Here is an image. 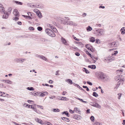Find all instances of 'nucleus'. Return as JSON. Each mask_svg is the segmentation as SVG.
<instances>
[{"label": "nucleus", "mask_w": 125, "mask_h": 125, "mask_svg": "<svg viewBox=\"0 0 125 125\" xmlns=\"http://www.w3.org/2000/svg\"><path fill=\"white\" fill-rule=\"evenodd\" d=\"M98 77L100 79H101L106 81H108L109 80V77L106 75L104 73L102 72H99L98 73Z\"/></svg>", "instance_id": "f257e3e1"}, {"label": "nucleus", "mask_w": 125, "mask_h": 125, "mask_svg": "<svg viewBox=\"0 0 125 125\" xmlns=\"http://www.w3.org/2000/svg\"><path fill=\"white\" fill-rule=\"evenodd\" d=\"M45 31L48 35L52 37H54L55 36V33L50 29H46Z\"/></svg>", "instance_id": "f03ea898"}, {"label": "nucleus", "mask_w": 125, "mask_h": 125, "mask_svg": "<svg viewBox=\"0 0 125 125\" xmlns=\"http://www.w3.org/2000/svg\"><path fill=\"white\" fill-rule=\"evenodd\" d=\"M115 55H111V56H109L107 58H105L103 61L104 62H106L107 61H111L115 59L114 56Z\"/></svg>", "instance_id": "7ed1b4c3"}, {"label": "nucleus", "mask_w": 125, "mask_h": 125, "mask_svg": "<svg viewBox=\"0 0 125 125\" xmlns=\"http://www.w3.org/2000/svg\"><path fill=\"white\" fill-rule=\"evenodd\" d=\"M115 79L117 81L119 80L118 82H122L123 83L124 81V77L122 76L117 75L115 77Z\"/></svg>", "instance_id": "20e7f679"}, {"label": "nucleus", "mask_w": 125, "mask_h": 125, "mask_svg": "<svg viewBox=\"0 0 125 125\" xmlns=\"http://www.w3.org/2000/svg\"><path fill=\"white\" fill-rule=\"evenodd\" d=\"M13 13L15 16H19V12L18 10L16 9L14 10L13 12Z\"/></svg>", "instance_id": "39448f33"}, {"label": "nucleus", "mask_w": 125, "mask_h": 125, "mask_svg": "<svg viewBox=\"0 0 125 125\" xmlns=\"http://www.w3.org/2000/svg\"><path fill=\"white\" fill-rule=\"evenodd\" d=\"M97 30H98V33L97 34V35L100 36L103 33V30L102 29H98Z\"/></svg>", "instance_id": "423d86ee"}, {"label": "nucleus", "mask_w": 125, "mask_h": 125, "mask_svg": "<svg viewBox=\"0 0 125 125\" xmlns=\"http://www.w3.org/2000/svg\"><path fill=\"white\" fill-rule=\"evenodd\" d=\"M90 56L91 58L94 60V62H95L98 59V57L96 56H95V55H88Z\"/></svg>", "instance_id": "0eeeda50"}, {"label": "nucleus", "mask_w": 125, "mask_h": 125, "mask_svg": "<svg viewBox=\"0 0 125 125\" xmlns=\"http://www.w3.org/2000/svg\"><path fill=\"white\" fill-rule=\"evenodd\" d=\"M27 14L28 15V16H26L23 15H22V16L24 17H26L27 18L28 17L30 19H31V18L30 16L32 15V14L30 12H27Z\"/></svg>", "instance_id": "6e6552de"}, {"label": "nucleus", "mask_w": 125, "mask_h": 125, "mask_svg": "<svg viewBox=\"0 0 125 125\" xmlns=\"http://www.w3.org/2000/svg\"><path fill=\"white\" fill-rule=\"evenodd\" d=\"M35 120L37 122H38L40 124H44L43 122L42 121V120L38 118H36L35 119Z\"/></svg>", "instance_id": "1a4fd4ad"}, {"label": "nucleus", "mask_w": 125, "mask_h": 125, "mask_svg": "<svg viewBox=\"0 0 125 125\" xmlns=\"http://www.w3.org/2000/svg\"><path fill=\"white\" fill-rule=\"evenodd\" d=\"M120 31L121 32V33L122 34H123L125 33V27H123L121 28L120 30Z\"/></svg>", "instance_id": "9d476101"}, {"label": "nucleus", "mask_w": 125, "mask_h": 125, "mask_svg": "<svg viewBox=\"0 0 125 125\" xmlns=\"http://www.w3.org/2000/svg\"><path fill=\"white\" fill-rule=\"evenodd\" d=\"M61 40L62 42L65 45H67V43L65 39L62 37L61 38Z\"/></svg>", "instance_id": "9b49d317"}, {"label": "nucleus", "mask_w": 125, "mask_h": 125, "mask_svg": "<svg viewBox=\"0 0 125 125\" xmlns=\"http://www.w3.org/2000/svg\"><path fill=\"white\" fill-rule=\"evenodd\" d=\"M94 107H96L97 108L99 109L101 108V106L100 105H99L98 104L96 103H94Z\"/></svg>", "instance_id": "f8f14e48"}, {"label": "nucleus", "mask_w": 125, "mask_h": 125, "mask_svg": "<svg viewBox=\"0 0 125 125\" xmlns=\"http://www.w3.org/2000/svg\"><path fill=\"white\" fill-rule=\"evenodd\" d=\"M88 67L89 68H90L94 69H95L96 68V66L95 65H89L88 66Z\"/></svg>", "instance_id": "ddd939ff"}, {"label": "nucleus", "mask_w": 125, "mask_h": 125, "mask_svg": "<svg viewBox=\"0 0 125 125\" xmlns=\"http://www.w3.org/2000/svg\"><path fill=\"white\" fill-rule=\"evenodd\" d=\"M61 119L63 120L66 122H69V120L68 118L62 117H61Z\"/></svg>", "instance_id": "4468645a"}, {"label": "nucleus", "mask_w": 125, "mask_h": 125, "mask_svg": "<svg viewBox=\"0 0 125 125\" xmlns=\"http://www.w3.org/2000/svg\"><path fill=\"white\" fill-rule=\"evenodd\" d=\"M115 43V42H114L109 43L108 44V46L109 47H114V44Z\"/></svg>", "instance_id": "2eb2a0df"}, {"label": "nucleus", "mask_w": 125, "mask_h": 125, "mask_svg": "<svg viewBox=\"0 0 125 125\" xmlns=\"http://www.w3.org/2000/svg\"><path fill=\"white\" fill-rule=\"evenodd\" d=\"M48 94V93L47 92H44L43 93H41V94H40V95L41 96L43 97L45 95H47Z\"/></svg>", "instance_id": "dca6fc26"}, {"label": "nucleus", "mask_w": 125, "mask_h": 125, "mask_svg": "<svg viewBox=\"0 0 125 125\" xmlns=\"http://www.w3.org/2000/svg\"><path fill=\"white\" fill-rule=\"evenodd\" d=\"M89 40L90 42H94L95 41V38L94 37H92L89 38Z\"/></svg>", "instance_id": "f3484780"}, {"label": "nucleus", "mask_w": 125, "mask_h": 125, "mask_svg": "<svg viewBox=\"0 0 125 125\" xmlns=\"http://www.w3.org/2000/svg\"><path fill=\"white\" fill-rule=\"evenodd\" d=\"M82 70L83 72H85L86 73H89V71L85 68H83Z\"/></svg>", "instance_id": "a211bd4d"}, {"label": "nucleus", "mask_w": 125, "mask_h": 125, "mask_svg": "<svg viewBox=\"0 0 125 125\" xmlns=\"http://www.w3.org/2000/svg\"><path fill=\"white\" fill-rule=\"evenodd\" d=\"M19 16H15V17H13L12 19L13 20H14L15 21H17L19 19Z\"/></svg>", "instance_id": "6ab92c4d"}, {"label": "nucleus", "mask_w": 125, "mask_h": 125, "mask_svg": "<svg viewBox=\"0 0 125 125\" xmlns=\"http://www.w3.org/2000/svg\"><path fill=\"white\" fill-rule=\"evenodd\" d=\"M86 30L87 31H89L92 30V29L91 27L89 26L86 28Z\"/></svg>", "instance_id": "aec40b11"}, {"label": "nucleus", "mask_w": 125, "mask_h": 125, "mask_svg": "<svg viewBox=\"0 0 125 125\" xmlns=\"http://www.w3.org/2000/svg\"><path fill=\"white\" fill-rule=\"evenodd\" d=\"M8 17V15L7 14L4 13L3 16L2 18H3L6 19Z\"/></svg>", "instance_id": "412c9836"}, {"label": "nucleus", "mask_w": 125, "mask_h": 125, "mask_svg": "<svg viewBox=\"0 0 125 125\" xmlns=\"http://www.w3.org/2000/svg\"><path fill=\"white\" fill-rule=\"evenodd\" d=\"M40 57L42 59L45 60L46 61H47V59L43 55H40Z\"/></svg>", "instance_id": "4be33fe9"}, {"label": "nucleus", "mask_w": 125, "mask_h": 125, "mask_svg": "<svg viewBox=\"0 0 125 125\" xmlns=\"http://www.w3.org/2000/svg\"><path fill=\"white\" fill-rule=\"evenodd\" d=\"M93 125H102V123L99 122H96L93 123Z\"/></svg>", "instance_id": "5701e85b"}, {"label": "nucleus", "mask_w": 125, "mask_h": 125, "mask_svg": "<svg viewBox=\"0 0 125 125\" xmlns=\"http://www.w3.org/2000/svg\"><path fill=\"white\" fill-rule=\"evenodd\" d=\"M93 95L96 97L98 96V94L95 92H94L93 93Z\"/></svg>", "instance_id": "b1692460"}, {"label": "nucleus", "mask_w": 125, "mask_h": 125, "mask_svg": "<svg viewBox=\"0 0 125 125\" xmlns=\"http://www.w3.org/2000/svg\"><path fill=\"white\" fill-rule=\"evenodd\" d=\"M15 3L17 4L18 5H22V3L21 2H20L18 1H14Z\"/></svg>", "instance_id": "393cba45"}, {"label": "nucleus", "mask_w": 125, "mask_h": 125, "mask_svg": "<svg viewBox=\"0 0 125 125\" xmlns=\"http://www.w3.org/2000/svg\"><path fill=\"white\" fill-rule=\"evenodd\" d=\"M61 99H60L61 100L66 101L67 100H68V99L66 97H61Z\"/></svg>", "instance_id": "a878e982"}, {"label": "nucleus", "mask_w": 125, "mask_h": 125, "mask_svg": "<svg viewBox=\"0 0 125 125\" xmlns=\"http://www.w3.org/2000/svg\"><path fill=\"white\" fill-rule=\"evenodd\" d=\"M67 82H69V83L70 84H72L73 83L72 81L70 79H68L67 80Z\"/></svg>", "instance_id": "bb28decb"}, {"label": "nucleus", "mask_w": 125, "mask_h": 125, "mask_svg": "<svg viewBox=\"0 0 125 125\" xmlns=\"http://www.w3.org/2000/svg\"><path fill=\"white\" fill-rule=\"evenodd\" d=\"M37 15H38L39 17L40 18H41L42 17V15L41 13L40 12V11H39V12L38 13H37Z\"/></svg>", "instance_id": "cd10ccee"}, {"label": "nucleus", "mask_w": 125, "mask_h": 125, "mask_svg": "<svg viewBox=\"0 0 125 125\" xmlns=\"http://www.w3.org/2000/svg\"><path fill=\"white\" fill-rule=\"evenodd\" d=\"M87 48L92 52H93V47L92 46H91V47H90Z\"/></svg>", "instance_id": "c85d7f7f"}, {"label": "nucleus", "mask_w": 125, "mask_h": 125, "mask_svg": "<svg viewBox=\"0 0 125 125\" xmlns=\"http://www.w3.org/2000/svg\"><path fill=\"white\" fill-rule=\"evenodd\" d=\"M120 82H118L117 83V84L116 85V87L115 88H116L117 89L119 87L121 83Z\"/></svg>", "instance_id": "c756f323"}, {"label": "nucleus", "mask_w": 125, "mask_h": 125, "mask_svg": "<svg viewBox=\"0 0 125 125\" xmlns=\"http://www.w3.org/2000/svg\"><path fill=\"white\" fill-rule=\"evenodd\" d=\"M90 119L92 122H94V118L93 116H91L90 117Z\"/></svg>", "instance_id": "7c9ffc66"}, {"label": "nucleus", "mask_w": 125, "mask_h": 125, "mask_svg": "<svg viewBox=\"0 0 125 125\" xmlns=\"http://www.w3.org/2000/svg\"><path fill=\"white\" fill-rule=\"evenodd\" d=\"M53 111L55 112H59L60 110L59 109H53Z\"/></svg>", "instance_id": "2f4dec72"}, {"label": "nucleus", "mask_w": 125, "mask_h": 125, "mask_svg": "<svg viewBox=\"0 0 125 125\" xmlns=\"http://www.w3.org/2000/svg\"><path fill=\"white\" fill-rule=\"evenodd\" d=\"M79 100L81 102H82L83 103H87V102L86 101H84L82 99L79 98Z\"/></svg>", "instance_id": "473e14b6"}, {"label": "nucleus", "mask_w": 125, "mask_h": 125, "mask_svg": "<svg viewBox=\"0 0 125 125\" xmlns=\"http://www.w3.org/2000/svg\"><path fill=\"white\" fill-rule=\"evenodd\" d=\"M32 105H31V108H32V109L34 111H35V112H36L37 113H38V112H37V110L36 109V108H34V107H32Z\"/></svg>", "instance_id": "72a5a7b5"}, {"label": "nucleus", "mask_w": 125, "mask_h": 125, "mask_svg": "<svg viewBox=\"0 0 125 125\" xmlns=\"http://www.w3.org/2000/svg\"><path fill=\"white\" fill-rule=\"evenodd\" d=\"M62 113V114H65L68 117H69V116L68 115V113L67 112H63Z\"/></svg>", "instance_id": "f704fd0d"}, {"label": "nucleus", "mask_w": 125, "mask_h": 125, "mask_svg": "<svg viewBox=\"0 0 125 125\" xmlns=\"http://www.w3.org/2000/svg\"><path fill=\"white\" fill-rule=\"evenodd\" d=\"M50 26V28L53 30V29H54L55 28H54V26L52 25L49 24Z\"/></svg>", "instance_id": "c9c22d12"}, {"label": "nucleus", "mask_w": 125, "mask_h": 125, "mask_svg": "<svg viewBox=\"0 0 125 125\" xmlns=\"http://www.w3.org/2000/svg\"><path fill=\"white\" fill-rule=\"evenodd\" d=\"M28 89L30 90H34V88L32 87H28Z\"/></svg>", "instance_id": "e433bc0d"}, {"label": "nucleus", "mask_w": 125, "mask_h": 125, "mask_svg": "<svg viewBox=\"0 0 125 125\" xmlns=\"http://www.w3.org/2000/svg\"><path fill=\"white\" fill-rule=\"evenodd\" d=\"M74 110V112H76L77 113L78 112V108L77 107H75Z\"/></svg>", "instance_id": "4c0bfd02"}, {"label": "nucleus", "mask_w": 125, "mask_h": 125, "mask_svg": "<svg viewBox=\"0 0 125 125\" xmlns=\"http://www.w3.org/2000/svg\"><path fill=\"white\" fill-rule=\"evenodd\" d=\"M33 11L34 12L36 13V14L37 13H38L39 12V11L37 9H34L33 10Z\"/></svg>", "instance_id": "58836bf2"}, {"label": "nucleus", "mask_w": 125, "mask_h": 125, "mask_svg": "<svg viewBox=\"0 0 125 125\" xmlns=\"http://www.w3.org/2000/svg\"><path fill=\"white\" fill-rule=\"evenodd\" d=\"M85 47L86 48H89L90 47H91V45L89 44H87L85 45Z\"/></svg>", "instance_id": "ea45409f"}, {"label": "nucleus", "mask_w": 125, "mask_h": 125, "mask_svg": "<svg viewBox=\"0 0 125 125\" xmlns=\"http://www.w3.org/2000/svg\"><path fill=\"white\" fill-rule=\"evenodd\" d=\"M29 29L30 30L33 31L34 30V28L32 27H29Z\"/></svg>", "instance_id": "a19ab883"}, {"label": "nucleus", "mask_w": 125, "mask_h": 125, "mask_svg": "<svg viewBox=\"0 0 125 125\" xmlns=\"http://www.w3.org/2000/svg\"><path fill=\"white\" fill-rule=\"evenodd\" d=\"M26 105L25 106L26 107H28V108H30V106H31V105H29L25 103L24 104V105Z\"/></svg>", "instance_id": "79ce46f5"}, {"label": "nucleus", "mask_w": 125, "mask_h": 125, "mask_svg": "<svg viewBox=\"0 0 125 125\" xmlns=\"http://www.w3.org/2000/svg\"><path fill=\"white\" fill-rule=\"evenodd\" d=\"M37 29L39 31H41L42 30V28L40 27H38L37 28Z\"/></svg>", "instance_id": "37998d69"}, {"label": "nucleus", "mask_w": 125, "mask_h": 125, "mask_svg": "<svg viewBox=\"0 0 125 125\" xmlns=\"http://www.w3.org/2000/svg\"><path fill=\"white\" fill-rule=\"evenodd\" d=\"M121 94H118V98L119 99H120V98L121 96Z\"/></svg>", "instance_id": "c03bdc74"}, {"label": "nucleus", "mask_w": 125, "mask_h": 125, "mask_svg": "<svg viewBox=\"0 0 125 125\" xmlns=\"http://www.w3.org/2000/svg\"><path fill=\"white\" fill-rule=\"evenodd\" d=\"M114 53H112L111 55H116L118 52L117 51H116L114 52Z\"/></svg>", "instance_id": "a18cd8bd"}, {"label": "nucleus", "mask_w": 125, "mask_h": 125, "mask_svg": "<svg viewBox=\"0 0 125 125\" xmlns=\"http://www.w3.org/2000/svg\"><path fill=\"white\" fill-rule=\"evenodd\" d=\"M80 45H81V47H83V45L82 43L79 42V46Z\"/></svg>", "instance_id": "49530a36"}, {"label": "nucleus", "mask_w": 125, "mask_h": 125, "mask_svg": "<svg viewBox=\"0 0 125 125\" xmlns=\"http://www.w3.org/2000/svg\"><path fill=\"white\" fill-rule=\"evenodd\" d=\"M85 51V52L86 53V54L87 55H91L90 53H89V52L88 51H87L86 50Z\"/></svg>", "instance_id": "de8ad7c7"}, {"label": "nucleus", "mask_w": 125, "mask_h": 125, "mask_svg": "<svg viewBox=\"0 0 125 125\" xmlns=\"http://www.w3.org/2000/svg\"><path fill=\"white\" fill-rule=\"evenodd\" d=\"M87 83L88 84H89L90 85H93L92 83L91 82H89V81H87Z\"/></svg>", "instance_id": "09e8293b"}, {"label": "nucleus", "mask_w": 125, "mask_h": 125, "mask_svg": "<svg viewBox=\"0 0 125 125\" xmlns=\"http://www.w3.org/2000/svg\"><path fill=\"white\" fill-rule=\"evenodd\" d=\"M45 125H52V124L49 122H47Z\"/></svg>", "instance_id": "8fccbe9b"}, {"label": "nucleus", "mask_w": 125, "mask_h": 125, "mask_svg": "<svg viewBox=\"0 0 125 125\" xmlns=\"http://www.w3.org/2000/svg\"><path fill=\"white\" fill-rule=\"evenodd\" d=\"M100 40L99 39H97L96 40V43H98V42Z\"/></svg>", "instance_id": "3c124183"}, {"label": "nucleus", "mask_w": 125, "mask_h": 125, "mask_svg": "<svg viewBox=\"0 0 125 125\" xmlns=\"http://www.w3.org/2000/svg\"><path fill=\"white\" fill-rule=\"evenodd\" d=\"M37 105L38 107H39L42 109H43V106H40L38 105Z\"/></svg>", "instance_id": "603ef678"}, {"label": "nucleus", "mask_w": 125, "mask_h": 125, "mask_svg": "<svg viewBox=\"0 0 125 125\" xmlns=\"http://www.w3.org/2000/svg\"><path fill=\"white\" fill-rule=\"evenodd\" d=\"M6 83H9V84H10L11 83V82L10 81H9V80H7V81H6Z\"/></svg>", "instance_id": "864d4df0"}, {"label": "nucleus", "mask_w": 125, "mask_h": 125, "mask_svg": "<svg viewBox=\"0 0 125 125\" xmlns=\"http://www.w3.org/2000/svg\"><path fill=\"white\" fill-rule=\"evenodd\" d=\"M18 24L20 25H21L22 24V22H21L18 21L17 22Z\"/></svg>", "instance_id": "5fc2aeb1"}, {"label": "nucleus", "mask_w": 125, "mask_h": 125, "mask_svg": "<svg viewBox=\"0 0 125 125\" xmlns=\"http://www.w3.org/2000/svg\"><path fill=\"white\" fill-rule=\"evenodd\" d=\"M53 30L55 32H57V30L56 29V28H55L54 29H53Z\"/></svg>", "instance_id": "6e6d98bb"}, {"label": "nucleus", "mask_w": 125, "mask_h": 125, "mask_svg": "<svg viewBox=\"0 0 125 125\" xmlns=\"http://www.w3.org/2000/svg\"><path fill=\"white\" fill-rule=\"evenodd\" d=\"M98 30L95 31L94 32V34H95L96 35L97 34H98Z\"/></svg>", "instance_id": "4d7b16f0"}, {"label": "nucleus", "mask_w": 125, "mask_h": 125, "mask_svg": "<svg viewBox=\"0 0 125 125\" xmlns=\"http://www.w3.org/2000/svg\"><path fill=\"white\" fill-rule=\"evenodd\" d=\"M53 81L50 80L49 81V83H53Z\"/></svg>", "instance_id": "13d9d810"}, {"label": "nucleus", "mask_w": 125, "mask_h": 125, "mask_svg": "<svg viewBox=\"0 0 125 125\" xmlns=\"http://www.w3.org/2000/svg\"><path fill=\"white\" fill-rule=\"evenodd\" d=\"M69 111L71 113H74V110L73 111L71 110H70Z\"/></svg>", "instance_id": "bf43d9fd"}, {"label": "nucleus", "mask_w": 125, "mask_h": 125, "mask_svg": "<svg viewBox=\"0 0 125 125\" xmlns=\"http://www.w3.org/2000/svg\"><path fill=\"white\" fill-rule=\"evenodd\" d=\"M86 112L88 113H90V109H88L86 111Z\"/></svg>", "instance_id": "052dcab7"}, {"label": "nucleus", "mask_w": 125, "mask_h": 125, "mask_svg": "<svg viewBox=\"0 0 125 125\" xmlns=\"http://www.w3.org/2000/svg\"><path fill=\"white\" fill-rule=\"evenodd\" d=\"M99 8H102V9H104L105 8V7L104 6H99Z\"/></svg>", "instance_id": "680f3d73"}, {"label": "nucleus", "mask_w": 125, "mask_h": 125, "mask_svg": "<svg viewBox=\"0 0 125 125\" xmlns=\"http://www.w3.org/2000/svg\"><path fill=\"white\" fill-rule=\"evenodd\" d=\"M28 102L29 103H30L31 102H33V101H32V100H28Z\"/></svg>", "instance_id": "e2e57ef3"}, {"label": "nucleus", "mask_w": 125, "mask_h": 125, "mask_svg": "<svg viewBox=\"0 0 125 125\" xmlns=\"http://www.w3.org/2000/svg\"><path fill=\"white\" fill-rule=\"evenodd\" d=\"M67 93V92L65 91L63 92L62 93V94L63 95H64Z\"/></svg>", "instance_id": "0e129e2a"}, {"label": "nucleus", "mask_w": 125, "mask_h": 125, "mask_svg": "<svg viewBox=\"0 0 125 125\" xmlns=\"http://www.w3.org/2000/svg\"><path fill=\"white\" fill-rule=\"evenodd\" d=\"M85 61L87 62H89V59H85Z\"/></svg>", "instance_id": "69168bd1"}, {"label": "nucleus", "mask_w": 125, "mask_h": 125, "mask_svg": "<svg viewBox=\"0 0 125 125\" xmlns=\"http://www.w3.org/2000/svg\"><path fill=\"white\" fill-rule=\"evenodd\" d=\"M114 47L117 46V44H116V43L115 42V43L114 44Z\"/></svg>", "instance_id": "338daca9"}, {"label": "nucleus", "mask_w": 125, "mask_h": 125, "mask_svg": "<svg viewBox=\"0 0 125 125\" xmlns=\"http://www.w3.org/2000/svg\"><path fill=\"white\" fill-rule=\"evenodd\" d=\"M123 122L122 123L123 124L125 125V120H123Z\"/></svg>", "instance_id": "774afa93"}]
</instances>
